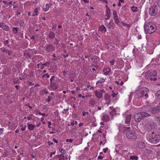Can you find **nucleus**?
Segmentation results:
<instances>
[{
  "label": "nucleus",
  "instance_id": "b1692460",
  "mask_svg": "<svg viewBox=\"0 0 160 160\" xmlns=\"http://www.w3.org/2000/svg\"><path fill=\"white\" fill-rule=\"evenodd\" d=\"M95 100L94 99L91 98L89 101V104L92 106H93L95 105Z\"/></svg>",
  "mask_w": 160,
  "mask_h": 160
},
{
  "label": "nucleus",
  "instance_id": "6ab92c4d",
  "mask_svg": "<svg viewBox=\"0 0 160 160\" xmlns=\"http://www.w3.org/2000/svg\"><path fill=\"white\" fill-rule=\"evenodd\" d=\"M51 6V4H47L45 6V8H43L42 10L45 12L49 10Z\"/></svg>",
  "mask_w": 160,
  "mask_h": 160
},
{
  "label": "nucleus",
  "instance_id": "6e6552de",
  "mask_svg": "<svg viewBox=\"0 0 160 160\" xmlns=\"http://www.w3.org/2000/svg\"><path fill=\"white\" fill-rule=\"evenodd\" d=\"M157 12L158 8L157 6L153 5L150 7L149 10V13L150 15L155 16Z\"/></svg>",
  "mask_w": 160,
  "mask_h": 160
},
{
  "label": "nucleus",
  "instance_id": "c03bdc74",
  "mask_svg": "<svg viewBox=\"0 0 160 160\" xmlns=\"http://www.w3.org/2000/svg\"><path fill=\"white\" fill-rule=\"evenodd\" d=\"M114 62L115 61L114 60H112L110 61L109 62L112 65L114 64Z\"/></svg>",
  "mask_w": 160,
  "mask_h": 160
},
{
  "label": "nucleus",
  "instance_id": "cd10ccee",
  "mask_svg": "<svg viewBox=\"0 0 160 160\" xmlns=\"http://www.w3.org/2000/svg\"><path fill=\"white\" fill-rule=\"evenodd\" d=\"M112 14L113 19L118 17L117 12L114 10H113Z\"/></svg>",
  "mask_w": 160,
  "mask_h": 160
},
{
  "label": "nucleus",
  "instance_id": "2eb2a0df",
  "mask_svg": "<svg viewBox=\"0 0 160 160\" xmlns=\"http://www.w3.org/2000/svg\"><path fill=\"white\" fill-rule=\"evenodd\" d=\"M111 72V69L109 68H107L103 69L104 74L105 75L110 74Z\"/></svg>",
  "mask_w": 160,
  "mask_h": 160
},
{
  "label": "nucleus",
  "instance_id": "e2e57ef3",
  "mask_svg": "<svg viewBox=\"0 0 160 160\" xmlns=\"http://www.w3.org/2000/svg\"><path fill=\"white\" fill-rule=\"evenodd\" d=\"M68 54H66V55H63V57L65 58H66L68 57Z\"/></svg>",
  "mask_w": 160,
  "mask_h": 160
},
{
  "label": "nucleus",
  "instance_id": "a18cd8bd",
  "mask_svg": "<svg viewBox=\"0 0 160 160\" xmlns=\"http://www.w3.org/2000/svg\"><path fill=\"white\" fill-rule=\"evenodd\" d=\"M88 114H89L88 112H82V115L83 116H85L86 114L87 115H88Z\"/></svg>",
  "mask_w": 160,
  "mask_h": 160
},
{
  "label": "nucleus",
  "instance_id": "412c9836",
  "mask_svg": "<svg viewBox=\"0 0 160 160\" xmlns=\"http://www.w3.org/2000/svg\"><path fill=\"white\" fill-rule=\"evenodd\" d=\"M28 128L30 130H33L35 126L32 124H28Z\"/></svg>",
  "mask_w": 160,
  "mask_h": 160
},
{
  "label": "nucleus",
  "instance_id": "e433bc0d",
  "mask_svg": "<svg viewBox=\"0 0 160 160\" xmlns=\"http://www.w3.org/2000/svg\"><path fill=\"white\" fill-rule=\"evenodd\" d=\"M131 128L130 127H124L123 128V130L125 132H126L127 130H129Z\"/></svg>",
  "mask_w": 160,
  "mask_h": 160
},
{
  "label": "nucleus",
  "instance_id": "774afa93",
  "mask_svg": "<svg viewBox=\"0 0 160 160\" xmlns=\"http://www.w3.org/2000/svg\"><path fill=\"white\" fill-rule=\"evenodd\" d=\"M158 6L160 7V0H159L158 3Z\"/></svg>",
  "mask_w": 160,
  "mask_h": 160
},
{
  "label": "nucleus",
  "instance_id": "603ef678",
  "mask_svg": "<svg viewBox=\"0 0 160 160\" xmlns=\"http://www.w3.org/2000/svg\"><path fill=\"white\" fill-rule=\"evenodd\" d=\"M157 121L158 122V124L159 125H160V117H158L157 118Z\"/></svg>",
  "mask_w": 160,
  "mask_h": 160
},
{
  "label": "nucleus",
  "instance_id": "680f3d73",
  "mask_svg": "<svg viewBox=\"0 0 160 160\" xmlns=\"http://www.w3.org/2000/svg\"><path fill=\"white\" fill-rule=\"evenodd\" d=\"M67 72L65 71H63V76H65L67 74Z\"/></svg>",
  "mask_w": 160,
  "mask_h": 160
},
{
  "label": "nucleus",
  "instance_id": "f8f14e48",
  "mask_svg": "<svg viewBox=\"0 0 160 160\" xmlns=\"http://www.w3.org/2000/svg\"><path fill=\"white\" fill-rule=\"evenodd\" d=\"M0 28H3L4 30L6 31H8L9 29V27L8 26L5 25L4 23L2 22L0 23Z\"/></svg>",
  "mask_w": 160,
  "mask_h": 160
},
{
  "label": "nucleus",
  "instance_id": "864d4df0",
  "mask_svg": "<svg viewBox=\"0 0 160 160\" xmlns=\"http://www.w3.org/2000/svg\"><path fill=\"white\" fill-rule=\"evenodd\" d=\"M48 143L49 145H51L53 144V143L50 141H48Z\"/></svg>",
  "mask_w": 160,
  "mask_h": 160
},
{
  "label": "nucleus",
  "instance_id": "0e129e2a",
  "mask_svg": "<svg viewBox=\"0 0 160 160\" xmlns=\"http://www.w3.org/2000/svg\"><path fill=\"white\" fill-rule=\"evenodd\" d=\"M53 141H54V142H56V143H58V140H56L55 139H53Z\"/></svg>",
  "mask_w": 160,
  "mask_h": 160
},
{
  "label": "nucleus",
  "instance_id": "f704fd0d",
  "mask_svg": "<svg viewBox=\"0 0 160 160\" xmlns=\"http://www.w3.org/2000/svg\"><path fill=\"white\" fill-rule=\"evenodd\" d=\"M38 9L37 8H36L34 10V13L33 14L32 16H34L35 15H38Z\"/></svg>",
  "mask_w": 160,
  "mask_h": 160
},
{
  "label": "nucleus",
  "instance_id": "2f4dec72",
  "mask_svg": "<svg viewBox=\"0 0 160 160\" xmlns=\"http://www.w3.org/2000/svg\"><path fill=\"white\" fill-rule=\"evenodd\" d=\"M110 16L111 15L110 13H106L105 17V19L106 20H108L110 18Z\"/></svg>",
  "mask_w": 160,
  "mask_h": 160
},
{
  "label": "nucleus",
  "instance_id": "7c9ffc66",
  "mask_svg": "<svg viewBox=\"0 0 160 160\" xmlns=\"http://www.w3.org/2000/svg\"><path fill=\"white\" fill-rule=\"evenodd\" d=\"M155 96L158 99L160 98V90L158 91L155 94Z\"/></svg>",
  "mask_w": 160,
  "mask_h": 160
},
{
  "label": "nucleus",
  "instance_id": "49530a36",
  "mask_svg": "<svg viewBox=\"0 0 160 160\" xmlns=\"http://www.w3.org/2000/svg\"><path fill=\"white\" fill-rule=\"evenodd\" d=\"M47 76V78H49V77H50V76L49 75H48V73H46V74H44L42 76V77H44V76Z\"/></svg>",
  "mask_w": 160,
  "mask_h": 160
},
{
  "label": "nucleus",
  "instance_id": "052dcab7",
  "mask_svg": "<svg viewBox=\"0 0 160 160\" xmlns=\"http://www.w3.org/2000/svg\"><path fill=\"white\" fill-rule=\"evenodd\" d=\"M138 39H140L142 38V36L141 35H138Z\"/></svg>",
  "mask_w": 160,
  "mask_h": 160
},
{
  "label": "nucleus",
  "instance_id": "1a4fd4ad",
  "mask_svg": "<svg viewBox=\"0 0 160 160\" xmlns=\"http://www.w3.org/2000/svg\"><path fill=\"white\" fill-rule=\"evenodd\" d=\"M105 25L107 28L109 29H113L116 26L112 19L110 20L109 22H108L107 21H105Z\"/></svg>",
  "mask_w": 160,
  "mask_h": 160
},
{
  "label": "nucleus",
  "instance_id": "a19ab883",
  "mask_svg": "<svg viewBox=\"0 0 160 160\" xmlns=\"http://www.w3.org/2000/svg\"><path fill=\"white\" fill-rule=\"evenodd\" d=\"M73 141V139L72 138L67 139L66 140V142H72Z\"/></svg>",
  "mask_w": 160,
  "mask_h": 160
},
{
  "label": "nucleus",
  "instance_id": "423d86ee",
  "mask_svg": "<svg viewBox=\"0 0 160 160\" xmlns=\"http://www.w3.org/2000/svg\"><path fill=\"white\" fill-rule=\"evenodd\" d=\"M156 123L152 121H149L147 122L144 125V128L147 130H154L157 128Z\"/></svg>",
  "mask_w": 160,
  "mask_h": 160
},
{
  "label": "nucleus",
  "instance_id": "4c0bfd02",
  "mask_svg": "<svg viewBox=\"0 0 160 160\" xmlns=\"http://www.w3.org/2000/svg\"><path fill=\"white\" fill-rule=\"evenodd\" d=\"M6 53H8V55L10 56L12 54V51L9 50H7Z\"/></svg>",
  "mask_w": 160,
  "mask_h": 160
},
{
  "label": "nucleus",
  "instance_id": "dca6fc26",
  "mask_svg": "<svg viewBox=\"0 0 160 160\" xmlns=\"http://www.w3.org/2000/svg\"><path fill=\"white\" fill-rule=\"evenodd\" d=\"M102 118L104 122H107L109 120V117L107 115H104Z\"/></svg>",
  "mask_w": 160,
  "mask_h": 160
},
{
  "label": "nucleus",
  "instance_id": "c85d7f7f",
  "mask_svg": "<svg viewBox=\"0 0 160 160\" xmlns=\"http://www.w3.org/2000/svg\"><path fill=\"white\" fill-rule=\"evenodd\" d=\"M105 80L104 79L102 78H101L100 79L97 81L96 82V84H98L100 83H102L105 82Z\"/></svg>",
  "mask_w": 160,
  "mask_h": 160
},
{
  "label": "nucleus",
  "instance_id": "f257e3e1",
  "mask_svg": "<svg viewBox=\"0 0 160 160\" xmlns=\"http://www.w3.org/2000/svg\"><path fill=\"white\" fill-rule=\"evenodd\" d=\"M148 92L149 90L148 88H141L134 92V97L138 98L145 96L146 98H147L148 97Z\"/></svg>",
  "mask_w": 160,
  "mask_h": 160
},
{
  "label": "nucleus",
  "instance_id": "79ce46f5",
  "mask_svg": "<svg viewBox=\"0 0 160 160\" xmlns=\"http://www.w3.org/2000/svg\"><path fill=\"white\" fill-rule=\"evenodd\" d=\"M1 50H2V52H6V51L7 50H6L5 48H4V47H2L1 48Z\"/></svg>",
  "mask_w": 160,
  "mask_h": 160
},
{
  "label": "nucleus",
  "instance_id": "69168bd1",
  "mask_svg": "<svg viewBox=\"0 0 160 160\" xmlns=\"http://www.w3.org/2000/svg\"><path fill=\"white\" fill-rule=\"evenodd\" d=\"M15 87L17 90H18L19 89V86L16 85L15 86Z\"/></svg>",
  "mask_w": 160,
  "mask_h": 160
},
{
  "label": "nucleus",
  "instance_id": "3c124183",
  "mask_svg": "<svg viewBox=\"0 0 160 160\" xmlns=\"http://www.w3.org/2000/svg\"><path fill=\"white\" fill-rule=\"evenodd\" d=\"M133 94V92H132L130 93V95L129 96V100H130V99L132 98Z\"/></svg>",
  "mask_w": 160,
  "mask_h": 160
},
{
  "label": "nucleus",
  "instance_id": "de8ad7c7",
  "mask_svg": "<svg viewBox=\"0 0 160 160\" xmlns=\"http://www.w3.org/2000/svg\"><path fill=\"white\" fill-rule=\"evenodd\" d=\"M38 114L39 115H42V116H44L46 115L45 113H42L41 112H38ZM46 116H47V115H46Z\"/></svg>",
  "mask_w": 160,
  "mask_h": 160
},
{
  "label": "nucleus",
  "instance_id": "72a5a7b5",
  "mask_svg": "<svg viewBox=\"0 0 160 160\" xmlns=\"http://www.w3.org/2000/svg\"><path fill=\"white\" fill-rule=\"evenodd\" d=\"M12 30L13 31H15V33L16 34L18 33V28L17 27H13L12 28Z\"/></svg>",
  "mask_w": 160,
  "mask_h": 160
},
{
  "label": "nucleus",
  "instance_id": "bb28decb",
  "mask_svg": "<svg viewBox=\"0 0 160 160\" xmlns=\"http://www.w3.org/2000/svg\"><path fill=\"white\" fill-rule=\"evenodd\" d=\"M58 156L59 160H64L65 159L64 156L62 154L58 155Z\"/></svg>",
  "mask_w": 160,
  "mask_h": 160
},
{
  "label": "nucleus",
  "instance_id": "4468645a",
  "mask_svg": "<svg viewBox=\"0 0 160 160\" xmlns=\"http://www.w3.org/2000/svg\"><path fill=\"white\" fill-rule=\"evenodd\" d=\"M96 96L98 98H101L102 97L103 94L102 92H98L96 90L94 92Z\"/></svg>",
  "mask_w": 160,
  "mask_h": 160
},
{
  "label": "nucleus",
  "instance_id": "9d476101",
  "mask_svg": "<svg viewBox=\"0 0 160 160\" xmlns=\"http://www.w3.org/2000/svg\"><path fill=\"white\" fill-rule=\"evenodd\" d=\"M132 114H128L127 112L125 113L123 115V117L125 118V123L127 124H130Z\"/></svg>",
  "mask_w": 160,
  "mask_h": 160
},
{
  "label": "nucleus",
  "instance_id": "9b49d317",
  "mask_svg": "<svg viewBox=\"0 0 160 160\" xmlns=\"http://www.w3.org/2000/svg\"><path fill=\"white\" fill-rule=\"evenodd\" d=\"M46 51L49 53H52L54 51V47L51 44H46Z\"/></svg>",
  "mask_w": 160,
  "mask_h": 160
},
{
  "label": "nucleus",
  "instance_id": "c756f323",
  "mask_svg": "<svg viewBox=\"0 0 160 160\" xmlns=\"http://www.w3.org/2000/svg\"><path fill=\"white\" fill-rule=\"evenodd\" d=\"M121 23L126 28H127L128 29H129L131 27V25L130 24H128L126 23H123L122 22H121Z\"/></svg>",
  "mask_w": 160,
  "mask_h": 160
},
{
  "label": "nucleus",
  "instance_id": "aec40b11",
  "mask_svg": "<svg viewBox=\"0 0 160 160\" xmlns=\"http://www.w3.org/2000/svg\"><path fill=\"white\" fill-rule=\"evenodd\" d=\"M99 29L102 32H106V29L104 25H101L99 27Z\"/></svg>",
  "mask_w": 160,
  "mask_h": 160
},
{
  "label": "nucleus",
  "instance_id": "bf43d9fd",
  "mask_svg": "<svg viewBox=\"0 0 160 160\" xmlns=\"http://www.w3.org/2000/svg\"><path fill=\"white\" fill-rule=\"evenodd\" d=\"M26 128V126L25 125L24 127H22L21 128V130L22 131H24L25 130V128Z\"/></svg>",
  "mask_w": 160,
  "mask_h": 160
},
{
  "label": "nucleus",
  "instance_id": "39448f33",
  "mask_svg": "<svg viewBox=\"0 0 160 160\" xmlns=\"http://www.w3.org/2000/svg\"><path fill=\"white\" fill-rule=\"evenodd\" d=\"M150 116V115L145 112H142L135 113L134 115V118L136 122H140L143 118Z\"/></svg>",
  "mask_w": 160,
  "mask_h": 160
},
{
  "label": "nucleus",
  "instance_id": "20e7f679",
  "mask_svg": "<svg viewBox=\"0 0 160 160\" xmlns=\"http://www.w3.org/2000/svg\"><path fill=\"white\" fill-rule=\"evenodd\" d=\"M144 28L145 32L149 34L154 32L157 29L156 26L151 23H148L146 25Z\"/></svg>",
  "mask_w": 160,
  "mask_h": 160
},
{
  "label": "nucleus",
  "instance_id": "0eeeda50",
  "mask_svg": "<svg viewBox=\"0 0 160 160\" xmlns=\"http://www.w3.org/2000/svg\"><path fill=\"white\" fill-rule=\"evenodd\" d=\"M126 135L128 139L132 141L135 140L137 138L135 132L132 130L128 131L126 132Z\"/></svg>",
  "mask_w": 160,
  "mask_h": 160
},
{
  "label": "nucleus",
  "instance_id": "09e8293b",
  "mask_svg": "<svg viewBox=\"0 0 160 160\" xmlns=\"http://www.w3.org/2000/svg\"><path fill=\"white\" fill-rule=\"evenodd\" d=\"M108 150V148H103V152L104 153H105L107 152V151Z\"/></svg>",
  "mask_w": 160,
  "mask_h": 160
},
{
  "label": "nucleus",
  "instance_id": "4be33fe9",
  "mask_svg": "<svg viewBox=\"0 0 160 160\" xmlns=\"http://www.w3.org/2000/svg\"><path fill=\"white\" fill-rule=\"evenodd\" d=\"M46 65V63L43 64H41L40 63L38 64V68H40L41 69H42L44 68V66Z\"/></svg>",
  "mask_w": 160,
  "mask_h": 160
},
{
  "label": "nucleus",
  "instance_id": "a211bd4d",
  "mask_svg": "<svg viewBox=\"0 0 160 160\" xmlns=\"http://www.w3.org/2000/svg\"><path fill=\"white\" fill-rule=\"evenodd\" d=\"M55 37V33L52 32H50L48 35L49 38L51 39L54 38Z\"/></svg>",
  "mask_w": 160,
  "mask_h": 160
},
{
  "label": "nucleus",
  "instance_id": "7ed1b4c3",
  "mask_svg": "<svg viewBox=\"0 0 160 160\" xmlns=\"http://www.w3.org/2000/svg\"><path fill=\"white\" fill-rule=\"evenodd\" d=\"M157 75V72L155 70H149L145 73V77L147 79L155 81L157 79L155 77Z\"/></svg>",
  "mask_w": 160,
  "mask_h": 160
},
{
  "label": "nucleus",
  "instance_id": "ea45409f",
  "mask_svg": "<svg viewBox=\"0 0 160 160\" xmlns=\"http://www.w3.org/2000/svg\"><path fill=\"white\" fill-rule=\"evenodd\" d=\"M55 78V77L54 76H52L50 79V82L51 84H52V81Z\"/></svg>",
  "mask_w": 160,
  "mask_h": 160
},
{
  "label": "nucleus",
  "instance_id": "5fc2aeb1",
  "mask_svg": "<svg viewBox=\"0 0 160 160\" xmlns=\"http://www.w3.org/2000/svg\"><path fill=\"white\" fill-rule=\"evenodd\" d=\"M61 152L63 154H65L66 153V152L64 150L62 149Z\"/></svg>",
  "mask_w": 160,
  "mask_h": 160
},
{
  "label": "nucleus",
  "instance_id": "13d9d810",
  "mask_svg": "<svg viewBox=\"0 0 160 160\" xmlns=\"http://www.w3.org/2000/svg\"><path fill=\"white\" fill-rule=\"evenodd\" d=\"M9 43L8 41V40H6L4 42V44L5 45H7Z\"/></svg>",
  "mask_w": 160,
  "mask_h": 160
},
{
  "label": "nucleus",
  "instance_id": "6e6d98bb",
  "mask_svg": "<svg viewBox=\"0 0 160 160\" xmlns=\"http://www.w3.org/2000/svg\"><path fill=\"white\" fill-rule=\"evenodd\" d=\"M103 157L101 156H99L98 157V159H102L103 158Z\"/></svg>",
  "mask_w": 160,
  "mask_h": 160
},
{
  "label": "nucleus",
  "instance_id": "37998d69",
  "mask_svg": "<svg viewBox=\"0 0 160 160\" xmlns=\"http://www.w3.org/2000/svg\"><path fill=\"white\" fill-rule=\"evenodd\" d=\"M87 87L88 88H89L90 90L93 89L94 88L93 87H91L90 85H88L87 86Z\"/></svg>",
  "mask_w": 160,
  "mask_h": 160
},
{
  "label": "nucleus",
  "instance_id": "338daca9",
  "mask_svg": "<svg viewBox=\"0 0 160 160\" xmlns=\"http://www.w3.org/2000/svg\"><path fill=\"white\" fill-rule=\"evenodd\" d=\"M3 2L5 4L8 5V2L6 1H3Z\"/></svg>",
  "mask_w": 160,
  "mask_h": 160
},
{
  "label": "nucleus",
  "instance_id": "4d7b16f0",
  "mask_svg": "<svg viewBox=\"0 0 160 160\" xmlns=\"http://www.w3.org/2000/svg\"><path fill=\"white\" fill-rule=\"evenodd\" d=\"M110 114L112 116L115 114L114 113V111H112L110 112Z\"/></svg>",
  "mask_w": 160,
  "mask_h": 160
},
{
  "label": "nucleus",
  "instance_id": "473e14b6",
  "mask_svg": "<svg viewBox=\"0 0 160 160\" xmlns=\"http://www.w3.org/2000/svg\"><path fill=\"white\" fill-rule=\"evenodd\" d=\"M52 99V97L48 96L46 100V102H50L51 100Z\"/></svg>",
  "mask_w": 160,
  "mask_h": 160
},
{
  "label": "nucleus",
  "instance_id": "f03ea898",
  "mask_svg": "<svg viewBox=\"0 0 160 160\" xmlns=\"http://www.w3.org/2000/svg\"><path fill=\"white\" fill-rule=\"evenodd\" d=\"M147 138L149 142L153 143L158 142L160 140V136L157 135L153 131L151 133L149 132Z\"/></svg>",
  "mask_w": 160,
  "mask_h": 160
},
{
  "label": "nucleus",
  "instance_id": "c9c22d12",
  "mask_svg": "<svg viewBox=\"0 0 160 160\" xmlns=\"http://www.w3.org/2000/svg\"><path fill=\"white\" fill-rule=\"evenodd\" d=\"M130 159L132 160H137L138 159V157L136 156H132L130 157Z\"/></svg>",
  "mask_w": 160,
  "mask_h": 160
},
{
  "label": "nucleus",
  "instance_id": "5701e85b",
  "mask_svg": "<svg viewBox=\"0 0 160 160\" xmlns=\"http://www.w3.org/2000/svg\"><path fill=\"white\" fill-rule=\"evenodd\" d=\"M51 87L53 89H57L58 88V87L56 85V84L54 83H52L51 84Z\"/></svg>",
  "mask_w": 160,
  "mask_h": 160
},
{
  "label": "nucleus",
  "instance_id": "a878e982",
  "mask_svg": "<svg viewBox=\"0 0 160 160\" xmlns=\"http://www.w3.org/2000/svg\"><path fill=\"white\" fill-rule=\"evenodd\" d=\"M131 9L133 12H135L138 11V8L136 7L132 6L131 7Z\"/></svg>",
  "mask_w": 160,
  "mask_h": 160
},
{
  "label": "nucleus",
  "instance_id": "393cba45",
  "mask_svg": "<svg viewBox=\"0 0 160 160\" xmlns=\"http://www.w3.org/2000/svg\"><path fill=\"white\" fill-rule=\"evenodd\" d=\"M113 19L114 20L115 23L116 24L119 25L118 24L120 22V19H119V18L118 17L117 18H114Z\"/></svg>",
  "mask_w": 160,
  "mask_h": 160
},
{
  "label": "nucleus",
  "instance_id": "8fccbe9b",
  "mask_svg": "<svg viewBox=\"0 0 160 160\" xmlns=\"http://www.w3.org/2000/svg\"><path fill=\"white\" fill-rule=\"evenodd\" d=\"M48 127L49 128H51V122L50 121H49L48 122Z\"/></svg>",
  "mask_w": 160,
  "mask_h": 160
},
{
  "label": "nucleus",
  "instance_id": "ddd939ff",
  "mask_svg": "<svg viewBox=\"0 0 160 160\" xmlns=\"http://www.w3.org/2000/svg\"><path fill=\"white\" fill-rule=\"evenodd\" d=\"M150 112H151V113L152 114H155L158 112L159 111H158V107L153 108L151 110Z\"/></svg>",
  "mask_w": 160,
  "mask_h": 160
},
{
  "label": "nucleus",
  "instance_id": "58836bf2",
  "mask_svg": "<svg viewBox=\"0 0 160 160\" xmlns=\"http://www.w3.org/2000/svg\"><path fill=\"white\" fill-rule=\"evenodd\" d=\"M110 95L108 94V93H106L105 95V99H107L108 98H110Z\"/></svg>",
  "mask_w": 160,
  "mask_h": 160
},
{
  "label": "nucleus",
  "instance_id": "f3484780",
  "mask_svg": "<svg viewBox=\"0 0 160 160\" xmlns=\"http://www.w3.org/2000/svg\"><path fill=\"white\" fill-rule=\"evenodd\" d=\"M138 146L139 148H142L145 147V144L142 142H140L138 143Z\"/></svg>",
  "mask_w": 160,
  "mask_h": 160
}]
</instances>
